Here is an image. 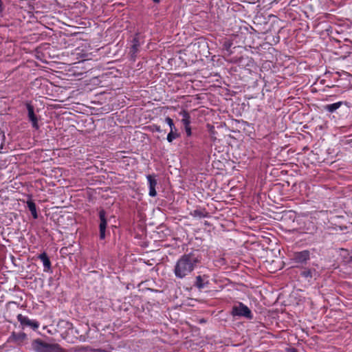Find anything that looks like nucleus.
Here are the masks:
<instances>
[{
  "mask_svg": "<svg viewBox=\"0 0 352 352\" xmlns=\"http://www.w3.org/2000/svg\"><path fill=\"white\" fill-rule=\"evenodd\" d=\"M46 352H65V351L58 344H56V343L49 344L48 343Z\"/></svg>",
  "mask_w": 352,
  "mask_h": 352,
  "instance_id": "17",
  "label": "nucleus"
},
{
  "mask_svg": "<svg viewBox=\"0 0 352 352\" xmlns=\"http://www.w3.org/2000/svg\"><path fill=\"white\" fill-rule=\"evenodd\" d=\"M179 115L182 116V122L184 126H187L190 124V116L189 113L186 110H183L179 113Z\"/></svg>",
  "mask_w": 352,
  "mask_h": 352,
  "instance_id": "15",
  "label": "nucleus"
},
{
  "mask_svg": "<svg viewBox=\"0 0 352 352\" xmlns=\"http://www.w3.org/2000/svg\"><path fill=\"white\" fill-rule=\"evenodd\" d=\"M151 128L152 129V131H157V132H159V133H161L162 132V130L160 129V126H158V125H156V124H153L151 126Z\"/></svg>",
  "mask_w": 352,
  "mask_h": 352,
  "instance_id": "23",
  "label": "nucleus"
},
{
  "mask_svg": "<svg viewBox=\"0 0 352 352\" xmlns=\"http://www.w3.org/2000/svg\"><path fill=\"white\" fill-rule=\"evenodd\" d=\"M342 104V102H338L336 103L327 104L324 106V109L330 113H333L336 111L338 109H339Z\"/></svg>",
  "mask_w": 352,
  "mask_h": 352,
  "instance_id": "18",
  "label": "nucleus"
},
{
  "mask_svg": "<svg viewBox=\"0 0 352 352\" xmlns=\"http://www.w3.org/2000/svg\"><path fill=\"white\" fill-rule=\"evenodd\" d=\"M3 10V3H2L1 0H0V12H2Z\"/></svg>",
  "mask_w": 352,
  "mask_h": 352,
  "instance_id": "26",
  "label": "nucleus"
},
{
  "mask_svg": "<svg viewBox=\"0 0 352 352\" xmlns=\"http://www.w3.org/2000/svg\"><path fill=\"white\" fill-rule=\"evenodd\" d=\"M209 283V280H208V276L206 275L204 276H197L195 278V282L194 283V286L198 288L199 289H202L207 287Z\"/></svg>",
  "mask_w": 352,
  "mask_h": 352,
  "instance_id": "10",
  "label": "nucleus"
},
{
  "mask_svg": "<svg viewBox=\"0 0 352 352\" xmlns=\"http://www.w3.org/2000/svg\"><path fill=\"white\" fill-rule=\"evenodd\" d=\"M179 136V134L177 133V131H170L167 135V140L168 142H172L175 139H176Z\"/></svg>",
  "mask_w": 352,
  "mask_h": 352,
  "instance_id": "20",
  "label": "nucleus"
},
{
  "mask_svg": "<svg viewBox=\"0 0 352 352\" xmlns=\"http://www.w3.org/2000/svg\"><path fill=\"white\" fill-rule=\"evenodd\" d=\"M26 339L27 335L25 333L21 332L16 333L12 332L11 336L8 338V342L20 346L23 344Z\"/></svg>",
  "mask_w": 352,
  "mask_h": 352,
  "instance_id": "5",
  "label": "nucleus"
},
{
  "mask_svg": "<svg viewBox=\"0 0 352 352\" xmlns=\"http://www.w3.org/2000/svg\"><path fill=\"white\" fill-rule=\"evenodd\" d=\"M99 218L100 239H104L105 238V231L107 225V221L106 219V212L103 209L100 210L99 212Z\"/></svg>",
  "mask_w": 352,
  "mask_h": 352,
  "instance_id": "4",
  "label": "nucleus"
},
{
  "mask_svg": "<svg viewBox=\"0 0 352 352\" xmlns=\"http://www.w3.org/2000/svg\"><path fill=\"white\" fill-rule=\"evenodd\" d=\"M292 259L296 263L306 265L310 259V252L307 250L296 252L293 254Z\"/></svg>",
  "mask_w": 352,
  "mask_h": 352,
  "instance_id": "3",
  "label": "nucleus"
},
{
  "mask_svg": "<svg viewBox=\"0 0 352 352\" xmlns=\"http://www.w3.org/2000/svg\"><path fill=\"white\" fill-rule=\"evenodd\" d=\"M140 45L138 34H136L132 40V45L129 51V54L132 58L135 57L137 52L139 51Z\"/></svg>",
  "mask_w": 352,
  "mask_h": 352,
  "instance_id": "11",
  "label": "nucleus"
},
{
  "mask_svg": "<svg viewBox=\"0 0 352 352\" xmlns=\"http://www.w3.org/2000/svg\"><path fill=\"white\" fill-rule=\"evenodd\" d=\"M3 142H4V135L3 134V132L1 131H0V150L3 147Z\"/></svg>",
  "mask_w": 352,
  "mask_h": 352,
  "instance_id": "24",
  "label": "nucleus"
},
{
  "mask_svg": "<svg viewBox=\"0 0 352 352\" xmlns=\"http://www.w3.org/2000/svg\"><path fill=\"white\" fill-rule=\"evenodd\" d=\"M58 326L63 327L67 329H72L73 328L72 323L64 320H60L58 323Z\"/></svg>",
  "mask_w": 352,
  "mask_h": 352,
  "instance_id": "19",
  "label": "nucleus"
},
{
  "mask_svg": "<svg viewBox=\"0 0 352 352\" xmlns=\"http://www.w3.org/2000/svg\"><path fill=\"white\" fill-rule=\"evenodd\" d=\"M201 256L199 250H193L181 256L176 261L173 269L175 276L184 279L189 276L201 263Z\"/></svg>",
  "mask_w": 352,
  "mask_h": 352,
  "instance_id": "1",
  "label": "nucleus"
},
{
  "mask_svg": "<svg viewBox=\"0 0 352 352\" xmlns=\"http://www.w3.org/2000/svg\"><path fill=\"white\" fill-rule=\"evenodd\" d=\"M38 258L43 262L45 271H49L51 269V262L45 252H43L38 255Z\"/></svg>",
  "mask_w": 352,
  "mask_h": 352,
  "instance_id": "12",
  "label": "nucleus"
},
{
  "mask_svg": "<svg viewBox=\"0 0 352 352\" xmlns=\"http://www.w3.org/2000/svg\"><path fill=\"white\" fill-rule=\"evenodd\" d=\"M48 343L41 339L34 340L32 342V347L35 352H46Z\"/></svg>",
  "mask_w": 352,
  "mask_h": 352,
  "instance_id": "8",
  "label": "nucleus"
},
{
  "mask_svg": "<svg viewBox=\"0 0 352 352\" xmlns=\"http://www.w3.org/2000/svg\"><path fill=\"white\" fill-rule=\"evenodd\" d=\"M165 122L169 125L170 126V131H177L175 126V124H174V122H173V120L169 118V117H167L165 119Z\"/></svg>",
  "mask_w": 352,
  "mask_h": 352,
  "instance_id": "22",
  "label": "nucleus"
},
{
  "mask_svg": "<svg viewBox=\"0 0 352 352\" xmlns=\"http://www.w3.org/2000/svg\"><path fill=\"white\" fill-rule=\"evenodd\" d=\"M190 214L193 217L198 218H204L209 217V213L204 208L194 210L190 212Z\"/></svg>",
  "mask_w": 352,
  "mask_h": 352,
  "instance_id": "13",
  "label": "nucleus"
},
{
  "mask_svg": "<svg viewBox=\"0 0 352 352\" xmlns=\"http://www.w3.org/2000/svg\"><path fill=\"white\" fill-rule=\"evenodd\" d=\"M184 128H185L187 135L190 136L192 133H191V128H190V125H188L187 126H184Z\"/></svg>",
  "mask_w": 352,
  "mask_h": 352,
  "instance_id": "25",
  "label": "nucleus"
},
{
  "mask_svg": "<svg viewBox=\"0 0 352 352\" xmlns=\"http://www.w3.org/2000/svg\"><path fill=\"white\" fill-rule=\"evenodd\" d=\"M26 107L28 110V116L30 121L32 122L33 128L38 129L39 127L38 124V118L34 113V108L33 105L30 102H27Z\"/></svg>",
  "mask_w": 352,
  "mask_h": 352,
  "instance_id": "7",
  "label": "nucleus"
},
{
  "mask_svg": "<svg viewBox=\"0 0 352 352\" xmlns=\"http://www.w3.org/2000/svg\"><path fill=\"white\" fill-rule=\"evenodd\" d=\"M351 259H352V256H351Z\"/></svg>",
  "mask_w": 352,
  "mask_h": 352,
  "instance_id": "29",
  "label": "nucleus"
},
{
  "mask_svg": "<svg viewBox=\"0 0 352 352\" xmlns=\"http://www.w3.org/2000/svg\"><path fill=\"white\" fill-rule=\"evenodd\" d=\"M17 320L20 322L23 327H30L32 329L35 330L39 327L38 322L35 320H31L27 316H24L22 314H19L17 316Z\"/></svg>",
  "mask_w": 352,
  "mask_h": 352,
  "instance_id": "6",
  "label": "nucleus"
},
{
  "mask_svg": "<svg viewBox=\"0 0 352 352\" xmlns=\"http://www.w3.org/2000/svg\"><path fill=\"white\" fill-rule=\"evenodd\" d=\"M148 186H149V195L151 197H155L157 195V192L155 190V187L157 184V179H155V175H148L146 176Z\"/></svg>",
  "mask_w": 352,
  "mask_h": 352,
  "instance_id": "9",
  "label": "nucleus"
},
{
  "mask_svg": "<svg viewBox=\"0 0 352 352\" xmlns=\"http://www.w3.org/2000/svg\"><path fill=\"white\" fill-rule=\"evenodd\" d=\"M232 315L233 316H243L248 319H252L253 315L251 310L243 303L239 302L232 307Z\"/></svg>",
  "mask_w": 352,
  "mask_h": 352,
  "instance_id": "2",
  "label": "nucleus"
},
{
  "mask_svg": "<svg viewBox=\"0 0 352 352\" xmlns=\"http://www.w3.org/2000/svg\"><path fill=\"white\" fill-rule=\"evenodd\" d=\"M153 1L154 3H159L160 1V0H153Z\"/></svg>",
  "mask_w": 352,
  "mask_h": 352,
  "instance_id": "27",
  "label": "nucleus"
},
{
  "mask_svg": "<svg viewBox=\"0 0 352 352\" xmlns=\"http://www.w3.org/2000/svg\"><path fill=\"white\" fill-rule=\"evenodd\" d=\"M27 205L29 210L31 212V214L34 219L38 218V214L36 211V207L35 203L32 200H28L27 201Z\"/></svg>",
  "mask_w": 352,
  "mask_h": 352,
  "instance_id": "16",
  "label": "nucleus"
},
{
  "mask_svg": "<svg viewBox=\"0 0 352 352\" xmlns=\"http://www.w3.org/2000/svg\"><path fill=\"white\" fill-rule=\"evenodd\" d=\"M316 274V271L315 269H309V268H304L300 272V276L307 278L311 279L314 277V276Z\"/></svg>",
  "mask_w": 352,
  "mask_h": 352,
  "instance_id": "14",
  "label": "nucleus"
},
{
  "mask_svg": "<svg viewBox=\"0 0 352 352\" xmlns=\"http://www.w3.org/2000/svg\"><path fill=\"white\" fill-rule=\"evenodd\" d=\"M205 225H209V223L207 221H206Z\"/></svg>",
  "mask_w": 352,
  "mask_h": 352,
  "instance_id": "28",
  "label": "nucleus"
},
{
  "mask_svg": "<svg viewBox=\"0 0 352 352\" xmlns=\"http://www.w3.org/2000/svg\"><path fill=\"white\" fill-rule=\"evenodd\" d=\"M207 126L209 129V132L210 134L211 139L214 141L217 139V138L215 136L216 131H215L214 126L212 125H210V124H208Z\"/></svg>",
  "mask_w": 352,
  "mask_h": 352,
  "instance_id": "21",
  "label": "nucleus"
}]
</instances>
